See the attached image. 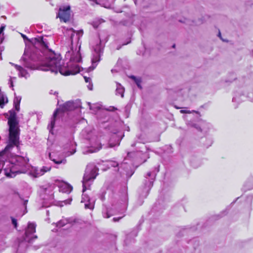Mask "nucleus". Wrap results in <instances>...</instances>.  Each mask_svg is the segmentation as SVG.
Returning a JSON list of instances; mask_svg holds the SVG:
<instances>
[{"instance_id": "24", "label": "nucleus", "mask_w": 253, "mask_h": 253, "mask_svg": "<svg viewBox=\"0 0 253 253\" xmlns=\"http://www.w3.org/2000/svg\"><path fill=\"white\" fill-rule=\"evenodd\" d=\"M80 33L82 34L83 33V31L81 30L77 31V34H80Z\"/></svg>"}, {"instance_id": "4", "label": "nucleus", "mask_w": 253, "mask_h": 253, "mask_svg": "<svg viewBox=\"0 0 253 253\" xmlns=\"http://www.w3.org/2000/svg\"><path fill=\"white\" fill-rule=\"evenodd\" d=\"M51 169V168L47 167L46 166H43L40 169L36 170L35 172V177H39L43 175L45 172L49 171Z\"/></svg>"}, {"instance_id": "8", "label": "nucleus", "mask_w": 253, "mask_h": 253, "mask_svg": "<svg viewBox=\"0 0 253 253\" xmlns=\"http://www.w3.org/2000/svg\"><path fill=\"white\" fill-rule=\"evenodd\" d=\"M74 108V104L72 102L68 101L65 103L62 106V110L63 111H68L73 110Z\"/></svg>"}, {"instance_id": "31", "label": "nucleus", "mask_w": 253, "mask_h": 253, "mask_svg": "<svg viewBox=\"0 0 253 253\" xmlns=\"http://www.w3.org/2000/svg\"><path fill=\"white\" fill-rule=\"evenodd\" d=\"M73 37H74V34H73L71 36V38L72 39Z\"/></svg>"}, {"instance_id": "25", "label": "nucleus", "mask_w": 253, "mask_h": 253, "mask_svg": "<svg viewBox=\"0 0 253 253\" xmlns=\"http://www.w3.org/2000/svg\"><path fill=\"white\" fill-rule=\"evenodd\" d=\"M85 209H91V208L89 207V205L88 204H85Z\"/></svg>"}, {"instance_id": "2", "label": "nucleus", "mask_w": 253, "mask_h": 253, "mask_svg": "<svg viewBox=\"0 0 253 253\" xmlns=\"http://www.w3.org/2000/svg\"><path fill=\"white\" fill-rule=\"evenodd\" d=\"M8 114H9L7 117V125L9 126L8 143L4 149L0 152V157L2 156L6 151L14 146L19 147L20 145L19 136L20 130L17 114L13 109L9 110Z\"/></svg>"}, {"instance_id": "14", "label": "nucleus", "mask_w": 253, "mask_h": 253, "mask_svg": "<svg viewBox=\"0 0 253 253\" xmlns=\"http://www.w3.org/2000/svg\"><path fill=\"white\" fill-rule=\"evenodd\" d=\"M49 157H50V154H49ZM50 159L56 164H65L66 163V160L65 159H62L59 161H57L55 159H52L51 158H50Z\"/></svg>"}, {"instance_id": "7", "label": "nucleus", "mask_w": 253, "mask_h": 253, "mask_svg": "<svg viewBox=\"0 0 253 253\" xmlns=\"http://www.w3.org/2000/svg\"><path fill=\"white\" fill-rule=\"evenodd\" d=\"M70 60L73 62L79 63L82 60V57L79 51L74 53L70 58Z\"/></svg>"}, {"instance_id": "13", "label": "nucleus", "mask_w": 253, "mask_h": 253, "mask_svg": "<svg viewBox=\"0 0 253 253\" xmlns=\"http://www.w3.org/2000/svg\"><path fill=\"white\" fill-rule=\"evenodd\" d=\"M130 78H131L132 79H133L135 83H136V84H137V86L140 88H142V87L140 85V84H141V80L140 79H137L135 76H131L130 77Z\"/></svg>"}, {"instance_id": "1", "label": "nucleus", "mask_w": 253, "mask_h": 253, "mask_svg": "<svg viewBox=\"0 0 253 253\" xmlns=\"http://www.w3.org/2000/svg\"><path fill=\"white\" fill-rule=\"evenodd\" d=\"M40 69L57 73L58 72L64 76L75 75L80 72V67L76 65L72 69H67L61 66V58L59 54L54 52H50L46 57L45 62L40 66Z\"/></svg>"}, {"instance_id": "26", "label": "nucleus", "mask_w": 253, "mask_h": 253, "mask_svg": "<svg viewBox=\"0 0 253 253\" xmlns=\"http://www.w3.org/2000/svg\"><path fill=\"white\" fill-rule=\"evenodd\" d=\"M28 202V200H26L24 201V205H25V207H26V205L27 204Z\"/></svg>"}, {"instance_id": "30", "label": "nucleus", "mask_w": 253, "mask_h": 253, "mask_svg": "<svg viewBox=\"0 0 253 253\" xmlns=\"http://www.w3.org/2000/svg\"><path fill=\"white\" fill-rule=\"evenodd\" d=\"M71 30L74 33L76 32L75 30L74 29H73V28H71Z\"/></svg>"}, {"instance_id": "10", "label": "nucleus", "mask_w": 253, "mask_h": 253, "mask_svg": "<svg viewBox=\"0 0 253 253\" xmlns=\"http://www.w3.org/2000/svg\"><path fill=\"white\" fill-rule=\"evenodd\" d=\"M58 111H59V109H56L53 113L52 120H51V123H50V126H51V128H53L54 127L55 124V120H56V118L58 114Z\"/></svg>"}, {"instance_id": "3", "label": "nucleus", "mask_w": 253, "mask_h": 253, "mask_svg": "<svg viewBox=\"0 0 253 253\" xmlns=\"http://www.w3.org/2000/svg\"><path fill=\"white\" fill-rule=\"evenodd\" d=\"M71 16L70 6H66L60 7L56 15V18H59L60 22L66 23L70 20Z\"/></svg>"}, {"instance_id": "33", "label": "nucleus", "mask_w": 253, "mask_h": 253, "mask_svg": "<svg viewBox=\"0 0 253 253\" xmlns=\"http://www.w3.org/2000/svg\"><path fill=\"white\" fill-rule=\"evenodd\" d=\"M94 1L96 3L98 4V2H97V0H94Z\"/></svg>"}, {"instance_id": "15", "label": "nucleus", "mask_w": 253, "mask_h": 253, "mask_svg": "<svg viewBox=\"0 0 253 253\" xmlns=\"http://www.w3.org/2000/svg\"><path fill=\"white\" fill-rule=\"evenodd\" d=\"M35 40H37L45 48L48 47L47 44L44 41L43 37H41L39 39H35Z\"/></svg>"}, {"instance_id": "16", "label": "nucleus", "mask_w": 253, "mask_h": 253, "mask_svg": "<svg viewBox=\"0 0 253 253\" xmlns=\"http://www.w3.org/2000/svg\"><path fill=\"white\" fill-rule=\"evenodd\" d=\"M7 102V99H6V103ZM4 97L3 95L0 96V106L3 105L5 104Z\"/></svg>"}, {"instance_id": "9", "label": "nucleus", "mask_w": 253, "mask_h": 253, "mask_svg": "<svg viewBox=\"0 0 253 253\" xmlns=\"http://www.w3.org/2000/svg\"><path fill=\"white\" fill-rule=\"evenodd\" d=\"M14 66L16 69L19 72V74L21 77H26L28 73L25 69H24L22 66L17 64H14Z\"/></svg>"}, {"instance_id": "12", "label": "nucleus", "mask_w": 253, "mask_h": 253, "mask_svg": "<svg viewBox=\"0 0 253 253\" xmlns=\"http://www.w3.org/2000/svg\"><path fill=\"white\" fill-rule=\"evenodd\" d=\"M21 99L18 97H16L14 100V105L15 110L18 112L20 110V104Z\"/></svg>"}, {"instance_id": "35", "label": "nucleus", "mask_w": 253, "mask_h": 253, "mask_svg": "<svg viewBox=\"0 0 253 253\" xmlns=\"http://www.w3.org/2000/svg\"><path fill=\"white\" fill-rule=\"evenodd\" d=\"M6 116H8V114H5V116L6 117Z\"/></svg>"}, {"instance_id": "17", "label": "nucleus", "mask_w": 253, "mask_h": 253, "mask_svg": "<svg viewBox=\"0 0 253 253\" xmlns=\"http://www.w3.org/2000/svg\"><path fill=\"white\" fill-rule=\"evenodd\" d=\"M11 221H12V224H13V225L14 226V228H16L17 227V220L13 217H11Z\"/></svg>"}, {"instance_id": "28", "label": "nucleus", "mask_w": 253, "mask_h": 253, "mask_svg": "<svg viewBox=\"0 0 253 253\" xmlns=\"http://www.w3.org/2000/svg\"><path fill=\"white\" fill-rule=\"evenodd\" d=\"M22 37L24 38V39H26V36L23 34L22 35Z\"/></svg>"}, {"instance_id": "11", "label": "nucleus", "mask_w": 253, "mask_h": 253, "mask_svg": "<svg viewBox=\"0 0 253 253\" xmlns=\"http://www.w3.org/2000/svg\"><path fill=\"white\" fill-rule=\"evenodd\" d=\"M102 145L100 143H99L97 144V146L96 147H91L89 150L88 152L93 153L98 152L100 150L102 149Z\"/></svg>"}, {"instance_id": "20", "label": "nucleus", "mask_w": 253, "mask_h": 253, "mask_svg": "<svg viewBox=\"0 0 253 253\" xmlns=\"http://www.w3.org/2000/svg\"><path fill=\"white\" fill-rule=\"evenodd\" d=\"M180 113H190V111L186 110H180Z\"/></svg>"}, {"instance_id": "27", "label": "nucleus", "mask_w": 253, "mask_h": 253, "mask_svg": "<svg viewBox=\"0 0 253 253\" xmlns=\"http://www.w3.org/2000/svg\"><path fill=\"white\" fill-rule=\"evenodd\" d=\"M93 26L95 28H97V25L96 24L95 22L93 23Z\"/></svg>"}, {"instance_id": "23", "label": "nucleus", "mask_w": 253, "mask_h": 253, "mask_svg": "<svg viewBox=\"0 0 253 253\" xmlns=\"http://www.w3.org/2000/svg\"><path fill=\"white\" fill-rule=\"evenodd\" d=\"M121 218H122V217H119V218H116V217H114V218H113V220H114V221H119V220Z\"/></svg>"}, {"instance_id": "34", "label": "nucleus", "mask_w": 253, "mask_h": 253, "mask_svg": "<svg viewBox=\"0 0 253 253\" xmlns=\"http://www.w3.org/2000/svg\"><path fill=\"white\" fill-rule=\"evenodd\" d=\"M121 96H122V97L124 96V94H123V93L122 94V95H121Z\"/></svg>"}, {"instance_id": "5", "label": "nucleus", "mask_w": 253, "mask_h": 253, "mask_svg": "<svg viewBox=\"0 0 253 253\" xmlns=\"http://www.w3.org/2000/svg\"><path fill=\"white\" fill-rule=\"evenodd\" d=\"M98 170V169L96 167H94L93 169H92L90 172V176L88 177L87 175H86L84 177V180L86 181H88L94 179L96 176L98 175L97 171Z\"/></svg>"}, {"instance_id": "18", "label": "nucleus", "mask_w": 253, "mask_h": 253, "mask_svg": "<svg viewBox=\"0 0 253 253\" xmlns=\"http://www.w3.org/2000/svg\"><path fill=\"white\" fill-rule=\"evenodd\" d=\"M108 111H115L117 110V108L115 107H110L109 109H107Z\"/></svg>"}, {"instance_id": "32", "label": "nucleus", "mask_w": 253, "mask_h": 253, "mask_svg": "<svg viewBox=\"0 0 253 253\" xmlns=\"http://www.w3.org/2000/svg\"><path fill=\"white\" fill-rule=\"evenodd\" d=\"M175 44H174L172 45V47H173V48H175Z\"/></svg>"}, {"instance_id": "22", "label": "nucleus", "mask_w": 253, "mask_h": 253, "mask_svg": "<svg viewBox=\"0 0 253 253\" xmlns=\"http://www.w3.org/2000/svg\"><path fill=\"white\" fill-rule=\"evenodd\" d=\"M5 175L7 176V177H12V175L9 172H6L5 173Z\"/></svg>"}, {"instance_id": "29", "label": "nucleus", "mask_w": 253, "mask_h": 253, "mask_svg": "<svg viewBox=\"0 0 253 253\" xmlns=\"http://www.w3.org/2000/svg\"><path fill=\"white\" fill-rule=\"evenodd\" d=\"M218 37H219L220 38H221V33H220V32H219L218 34Z\"/></svg>"}, {"instance_id": "19", "label": "nucleus", "mask_w": 253, "mask_h": 253, "mask_svg": "<svg viewBox=\"0 0 253 253\" xmlns=\"http://www.w3.org/2000/svg\"><path fill=\"white\" fill-rule=\"evenodd\" d=\"M84 81L86 83H89L91 81V79L89 77H87L86 76H84Z\"/></svg>"}, {"instance_id": "21", "label": "nucleus", "mask_w": 253, "mask_h": 253, "mask_svg": "<svg viewBox=\"0 0 253 253\" xmlns=\"http://www.w3.org/2000/svg\"><path fill=\"white\" fill-rule=\"evenodd\" d=\"M4 29H5V26H1L0 27V34L3 33Z\"/></svg>"}, {"instance_id": "6", "label": "nucleus", "mask_w": 253, "mask_h": 253, "mask_svg": "<svg viewBox=\"0 0 253 253\" xmlns=\"http://www.w3.org/2000/svg\"><path fill=\"white\" fill-rule=\"evenodd\" d=\"M36 225L34 223H29L27 229L26 230L25 234L28 236L36 232Z\"/></svg>"}]
</instances>
